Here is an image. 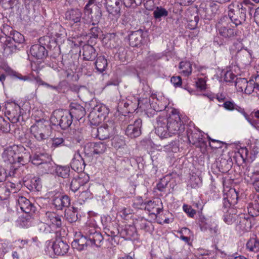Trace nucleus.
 <instances>
[{
    "mask_svg": "<svg viewBox=\"0 0 259 259\" xmlns=\"http://www.w3.org/2000/svg\"><path fill=\"white\" fill-rule=\"evenodd\" d=\"M31 183L34 186V188L37 190L39 191V189L41 188V180L40 178H33L32 181Z\"/></svg>",
    "mask_w": 259,
    "mask_h": 259,
    "instance_id": "64",
    "label": "nucleus"
},
{
    "mask_svg": "<svg viewBox=\"0 0 259 259\" xmlns=\"http://www.w3.org/2000/svg\"><path fill=\"white\" fill-rule=\"evenodd\" d=\"M95 64L97 70L100 72L104 71L108 65L107 59L103 56H99Z\"/></svg>",
    "mask_w": 259,
    "mask_h": 259,
    "instance_id": "32",
    "label": "nucleus"
},
{
    "mask_svg": "<svg viewBox=\"0 0 259 259\" xmlns=\"http://www.w3.org/2000/svg\"><path fill=\"white\" fill-rule=\"evenodd\" d=\"M38 168L42 174L49 173L54 168L53 163L49 156L39 166Z\"/></svg>",
    "mask_w": 259,
    "mask_h": 259,
    "instance_id": "30",
    "label": "nucleus"
},
{
    "mask_svg": "<svg viewBox=\"0 0 259 259\" xmlns=\"http://www.w3.org/2000/svg\"><path fill=\"white\" fill-rule=\"evenodd\" d=\"M142 120L136 119L133 123H130L125 130V134L131 138L139 137L141 134Z\"/></svg>",
    "mask_w": 259,
    "mask_h": 259,
    "instance_id": "8",
    "label": "nucleus"
},
{
    "mask_svg": "<svg viewBox=\"0 0 259 259\" xmlns=\"http://www.w3.org/2000/svg\"><path fill=\"white\" fill-rule=\"evenodd\" d=\"M84 153L89 156L95 154V142H90L87 143L84 148Z\"/></svg>",
    "mask_w": 259,
    "mask_h": 259,
    "instance_id": "49",
    "label": "nucleus"
},
{
    "mask_svg": "<svg viewBox=\"0 0 259 259\" xmlns=\"http://www.w3.org/2000/svg\"><path fill=\"white\" fill-rule=\"evenodd\" d=\"M17 46L13 42L7 39L3 45L4 50V54L6 56H9L16 51Z\"/></svg>",
    "mask_w": 259,
    "mask_h": 259,
    "instance_id": "33",
    "label": "nucleus"
},
{
    "mask_svg": "<svg viewBox=\"0 0 259 259\" xmlns=\"http://www.w3.org/2000/svg\"><path fill=\"white\" fill-rule=\"evenodd\" d=\"M199 18L198 16H196L194 18V20H190L188 21L187 26L190 29H194L196 28L197 24L199 22Z\"/></svg>",
    "mask_w": 259,
    "mask_h": 259,
    "instance_id": "57",
    "label": "nucleus"
},
{
    "mask_svg": "<svg viewBox=\"0 0 259 259\" xmlns=\"http://www.w3.org/2000/svg\"><path fill=\"white\" fill-rule=\"evenodd\" d=\"M17 202L21 209L26 213L34 212L35 207L26 198L23 196H19L17 199Z\"/></svg>",
    "mask_w": 259,
    "mask_h": 259,
    "instance_id": "17",
    "label": "nucleus"
},
{
    "mask_svg": "<svg viewBox=\"0 0 259 259\" xmlns=\"http://www.w3.org/2000/svg\"><path fill=\"white\" fill-rule=\"evenodd\" d=\"M254 89H256V87L253 79H252L247 81L243 91L245 94L250 95L254 91Z\"/></svg>",
    "mask_w": 259,
    "mask_h": 259,
    "instance_id": "48",
    "label": "nucleus"
},
{
    "mask_svg": "<svg viewBox=\"0 0 259 259\" xmlns=\"http://www.w3.org/2000/svg\"><path fill=\"white\" fill-rule=\"evenodd\" d=\"M30 132L37 141H41L49 138L51 129L47 123L39 120L31 126Z\"/></svg>",
    "mask_w": 259,
    "mask_h": 259,
    "instance_id": "4",
    "label": "nucleus"
},
{
    "mask_svg": "<svg viewBox=\"0 0 259 259\" xmlns=\"http://www.w3.org/2000/svg\"><path fill=\"white\" fill-rule=\"evenodd\" d=\"M88 245H90V244L87 234L86 236L81 235L79 238L75 239L72 242V247L78 251L86 249Z\"/></svg>",
    "mask_w": 259,
    "mask_h": 259,
    "instance_id": "24",
    "label": "nucleus"
},
{
    "mask_svg": "<svg viewBox=\"0 0 259 259\" xmlns=\"http://www.w3.org/2000/svg\"><path fill=\"white\" fill-rule=\"evenodd\" d=\"M143 0H124V5L127 8H135L140 5Z\"/></svg>",
    "mask_w": 259,
    "mask_h": 259,
    "instance_id": "51",
    "label": "nucleus"
},
{
    "mask_svg": "<svg viewBox=\"0 0 259 259\" xmlns=\"http://www.w3.org/2000/svg\"><path fill=\"white\" fill-rule=\"evenodd\" d=\"M121 5L119 0H108L106 2V9L109 13L114 16L119 15Z\"/></svg>",
    "mask_w": 259,
    "mask_h": 259,
    "instance_id": "23",
    "label": "nucleus"
},
{
    "mask_svg": "<svg viewBox=\"0 0 259 259\" xmlns=\"http://www.w3.org/2000/svg\"><path fill=\"white\" fill-rule=\"evenodd\" d=\"M45 221L53 228H60L62 226V220L60 215L54 212L48 211L46 213Z\"/></svg>",
    "mask_w": 259,
    "mask_h": 259,
    "instance_id": "11",
    "label": "nucleus"
},
{
    "mask_svg": "<svg viewBox=\"0 0 259 259\" xmlns=\"http://www.w3.org/2000/svg\"><path fill=\"white\" fill-rule=\"evenodd\" d=\"M82 17L81 12L78 9H72L68 10L65 13V18L70 23L80 22Z\"/></svg>",
    "mask_w": 259,
    "mask_h": 259,
    "instance_id": "19",
    "label": "nucleus"
},
{
    "mask_svg": "<svg viewBox=\"0 0 259 259\" xmlns=\"http://www.w3.org/2000/svg\"><path fill=\"white\" fill-rule=\"evenodd\" d=\"M107 145L104 142H99L95 143V154L104 153L107 150Z\"/></svg>",
    "mask_w": 259,
    "mask_h": 259,
    "instance_id": "42",
    "label": "nucleus"
},
{
    "mask_svg": "<svg viewBox=\"0 0 259 259\" xmlns=\"http://www.w3.org/2000/svg\"><path fill=\"white\" fill-rule=\"evenodd\" d=\"M18 151V147L15 146L6 149L2 154V158L4 162L11 164H16V156Z\"/></svg>",
    "mask_w": 259,
    "mask_h": 259,
    "instance_id": "10",
    "label": "nucleus"
},
{
    "mask_svg": "<svg viewBox=\"0 0 259 259\" xmlns=\"http://www.w3.org/2000/svg\"><path fill=\"white\" fill-rule=\"evenodd\" d=\"M209 139L211 142L209 144L210 146L213 149L221 148L222 147V145L225 144L220 141L212 139L210 138H209Z\"/></svg>",
    "mask_w": 259,
    "mask_h": 259,
    "instance_id": "58",
    "label": "nucleus"
},
{
    "mask_svg": "<svg viewBox=\"0 0 259 259\" xmlns=\"http://www.w3.org/2000/svg\"><path fill=\"white\" fill-rule=\"evenodd\" d=\"M238 193L235 189L231 188L226 194L224 197L223 205L225 208L229 207L231 205H234L237 203Z\"/></svg>",
    "mask_w": 259,
    "mask_h": 259,
    "instance_id": "13",
    "label": "nucleus"
},
{
    "mask_svg": "<svg viewBox=\"0 0 259 259\" xmlns=\"http://www.w3.org/2000/svg\"><path fill=\"white\" fill-rule=\"evenodd\" d=\"M246 248L251 251H258L259 250V241L254 238L249 239L246 243Z\"/></svg>",
    "mask_w": 259,
    "mask_h": 259,
    "instance_id": "38",
    "label": "nucleus"
},
{
    "mask_svg": "<svg viewBox=\"0 0 259 259\" xmlns=\"http://www.w3.org/2000/svg\"><path fill=\"white\" fill-rule=\"evenodd\" d=\"M228 16L236 26L241 24L246 20V9L242 4L233 2L228 6Z\"/></svg>",
    "mask_w": 259,
    "mask_h": 259,
    "instance_id": "1",
    "label": "nucleus"
},
{
    "mask_svg": "<svg viewBox=\"0 0 259 259\" xmlns=\"http://www.w3.org/2000/svg\"><path fill=\"white\" fill-rule=\"evenodd\" d=\"M127 238L134 237L136 233V229L134 226H129L124 230Z\"/></svg>",
    "mask_w": 259,
    "mask_h": 259,
    "instance_id": "55",
    "label": "nucleus"
},
{
    "mask_svg": "<svg viewBox=\"0 0 259 259\" xmlns=\"http://www.w3.org/2000/svg\"><path fill=\"white\" fill-rule=\"evenodd\" d=\"M168 15L167 11L161 7H157L153 12V16L156 19H160L161 17Z\"/></svg>",
    "mask_w": 259,
    "mask_h": 259,
    "instance_id": "40",
    "label": "nucleus"
},
{
    "mask_svg": "<svg viewBox=\"0 0 259 259\" xmlns=\"http://www.w3.org/2000/svg\"><path fill=\"white\" fill-rule=\"evenodd\" d=\"M157 125L155 128V133L161 138H166L171 136L168 130L166 118L164 117H159L157 120Z\"/></svg>",
    "mask_w": 259,
    "mask_h": 259,
    "instance_id": "9",
    "label": "nucleus"
},
{
    "mask_svg": "<svg viewBox=\"0 0 259 259\" xmlns=\"http://www.w3.org/2000/svg\"><path fill=\"white\" fill-rule=\"evenodd\" d=\"M20 171H23V166H17L15 164H12L9 171V176L14 177L20 174Z\"/></svg>",
    "mask_w": 259,
    "mask_h": 259,
    "instance_id": "44",
    "label": "nucleus"
},
{
    "mask_svg": "<svg viewBox=\"0 0 259 259\" xmlns=\"http://www.w3.org/2000/svg\"><path fill=\"white\" fill-rule=\"evenodd\" d=\"M28 157V154L26 153L22 154L20 153L17 152V156H16V162L17 161L19 163L22 164L23 166V168L24 167V163H26L28 161L27 157Z\"/></svg>",
    "mask_w": 259,
    "mask_h": 259,
    "instance_id": "52",
    "label": "nucleus"
},
{
    "mask_svg": "<svg viewBox=\"0 0 259 259\" xmlns=\"http://www.w3.org/2000/svg\"><path fill=\"white\" fill-rule=\"evenodd\" d=\"M110 124L104 123L97 128V136L99 139L101 140L107 139L113 133L114 127L111 123Z\"/></svg>",
    "mask_w": 259,
    "mask_h": 259,
    "instance_id": "14",
    "label": "nucleus"
},
{
    "mask_svg": "<svg viewBox=\"0 0 259 259\" xmlns=\"http://www.w3.org/2000/svg\"><path fill=\"white\" fill-rule=\"evenodd\" d=\"M168 130L170 135H180L185 130V125L178 114L172 113L166 118Z\"/></svg>",
    "mask_w": 259,
    "mask_h": 259,
    "instance_id": "5",
    "label": "nucleus"
},
{
    "mask_svg": "<svg viewBox=\"0 0 259 259\" xmlns=\"http://www.w3.org/2000/svg\"><path fill=\"white\" fill-rule=\"evenodd\" d=\"M171 82L174 85L177 87H180L182 85V78L180 76H173L170 79Z\"/></svg>",
    "mask_w": 259,
    "mask_h": 259,
    "instance_id": "59",
    "label": "nucleus"
},
{
    "mask_svg": "<svg viewBox=\"0 0 259 259\" xmlns=\"http://www.w3.org/2000/svg\"><path fill=\"white\" fill-rule=\"evenodd\" d=\"M69 168L68 167L61 166L57 169V174L59 177L66 178L69 175Z\"/></svg>",
    "mask_w": 259,
    "mask_h": 259,
    "instance_id": "50",
    "label": "nucleus"
},
{
    "mask_svg": "<svg viewBox=\"0 0 259 259\" xmlns=\"http://www.w3.org/2000/svg\"><path fill=\"white\" fill-rule=\"evenodd\" d=\"M223 106L228 110H233L235 108L236 104L233 101H227L224 102Z\"/></svg>",
    "mask_w": 259,
    "mask_h": 259,
    "instance_id": "60",
    "label": "nucleus"
},
{
    "mask_svg": "<svg viewBox=\"0 0 259 259\" xmlns=\"http://www.w3.org/2000/svg\"><path fill=\"white\" fill-rule=\"evenodd\" d=\"M180 69L182 70L181 73L188 76L191 74L192 71V65L190 62L182 61L180 63Z\"/></svg>",
    "mask_w": 259,
    "mask_h": 259,
    "instance_id": "35",
    "label": "nucleus"
},
{
    "mask_svg": "<svg viewBox=\"0 0 259 259\" xmlns=\"http://www.w3.org/2000/svg\"><path fill=\"white\" fill-rule=\"evenodd\" d=\"M250 57V54L246 50H240L237 53L238 59L243 63L247 62Z\"/></svg>",
    "mask_w": 259,
    "mask_h": 259,
    "instance_id": "39",
    "label": "nucleus"
},
{
    "mask_svg": "<svg viewBox=\"0 0 259 259\" xmlns=\"http://www.w3.org/2000/svg\"><path fill=\"white\" fill-rule=\"evenodd\" d=\"M69 245L64 241L58 239L53 244V248L55 253L58 255H63L69 249Z\"/></svg>",
    "mask_w": 259,
    "mask_h": 259,
    "instance_id": "22",
    "label": "nucleus"
},
{
    "mask_svg": "<svg viewBox=\"0 0 259 259\" xmlns=\"http://www.w3.org/2000/svg\"><path fill=\"white\" fill-rule=\"evenodd\" d=\"M10 189L7 186L6 183L0 181V200L7 199L10 195Z\"/></svg>",
    "mask_w": 259,
    "mask_h": 259,
    "instance_id": "34",
    "label": "nucleus"
},
{
    "mask_svg": "<svg viewBox=\"0 0 259 259\" xmlns=\"http://www.w3.org/2000/svg\"><path fill=\"white\" fill-rule=\"evenodd\" d=\"M82 55L84 60L93 61L97 57V54L92 46L84 45L82 47Z\"/></svg>",
    "mask_w": 259,
    "mask_h": 259,
    "instance_id": "25",
    "label": "nucleus"
},
{
    "mask_svg": "<svg viewBox=\"0 0 259 259\" xmlns=\"http://www.w3.org/2000/svg\"><path fill=\"white\" fill-rule=\"evenodd\" d=\"M143 32L140 29L132 32L128 36L129 44L132 47H137L141 45L143 41Z\"/></svg>",
    "mask_w": 259,
    "mask_h": 259,
    "instance_id": "18",
    "label": "nucleus"
},
{
    "mask_svg": "<svg viewBox=\"0 0 259 259\" xmlns=\"http://www.w3.org/2000/svg\"><path fill=\"white\" fill-rule=\"evenodd\" d=\"M108 113V109L105 105L97 104L92 108L89 118L93 125H97Z\"/></svg>",
    "mask_w": 259,
    "mask_h": 259,
    "instance_id": "6",
    "label": "nucleus"
},
{
    "mask_svg": "<svg viewBox=\"0 0 259 259\" xmlns=\"http://www.w3.org/2000/svg\"><path fill=\"white\" fill-rule=\"evenodd\" d=\"M183 208L184 211L191 218H193L196 213V210L188 205L184 204Z\"/></svg>",
    "mask_w": 259,
    "mask_h": 259,
    "instance_id": "54",
    "label": "nucleus"
},
{
    "mask_svg": "<svg viewBox=\"0 0 259 259\" xmlns=\"http://www.w3.org/2000/svg\"><path fill=\"white\" fill-rule=\"evenodd\" d=\"M10 124L4 119H0V130L5 133L10 131Z\"/></svg>",
    "mask_w": 259,
    "mask_h": 259,
    "instance_id": "53",
    "label": "nucleus"
},
{
    "mask_svg": "<svg viewBox=\"0 0 259 259\" xmlns=\"http://www.w3.org/2000/svg\"><path fill=\"white\" fill-rule=\"evenodd\" d=\"M118 233L119 231L117 230H116L115 231H111L109 229H108L106 231H105V233L107 234V235L111 237L110 238L108 239V240L111 242L112 245L115 246L118 244L117 242L116 241L115 238L118 235Z\"/></svg>",
    "mask_w": 259,
    "mask_h": 259,
    "instance_id": "46",
    "label": "nucleus"
},
{
    "mask_svg": "<svg viewBox=\"0 0 259 259\" xmlns=\"http://www.w3.org/2000/svg\"><path fill=\"white\" fill-rule=\"evenodd\" d=\"M49 156L45 154H34L32 157H29L33 164L38 167Z\"/></svg>",
    "mask_w": 259,
    "mask_h": 259,
    "instance_id": "36",
    "label": "nucleus"
},
{
    "mask_svg": "<svg viewBox=\"0 0 259 259\" xmlns=\"http://www.w3.org/2000/svg\"><path fill=\"white\" fill-rule=\"evenodd\" d=\"M187 135L188 141L190 143L198 146L203 142L202 141V135L198 131H192L191 129H188L187 131Z\"/></svg>",
    "mask_w": 259,
    "mask_h": 259,
    "instance_id": "20",
    "label": "nucleus"
},
{
    "mask_svg": "<svg viewBox=\"0 0 259 259\" xmlns=\"http://www.w3.org/2000/svg\"><path fill=\"white\" fill-rule=\"evenodd\" d=\"M217 30L221 36L226 40L232 39L237 35V31L227 17H223L216 24Z\"/></svg>",
    "mask_w": 259,
    "mask_h": 259,
    "instance_id": "3",
    "label": "nucleus"
},
{
    "mask_svg": "<svg viewBox=\"0 0 259 259\" xmlns=\"http://www.w3.org/2000/svg\"><path fill=\"white\" fill-rule=\"evenodd\" d=\"M77 212V208L74 207L65 209V217L66 219L70 223L76 222L78 219Z\"/></svg>",
    "mask_w": 259,
    "mask_h": 259,
    "instance_id": "31",
    "label": "nucleus"
},
{
    "mask_svg": "<svg viewBox=\"0 0 259 259\" xmlns=\"http://www.w3.org/2000/svg\"><path fill=\"white\" fill-rule=\"evenodd\" d=\"M50 120L52 125L59 126L62 130L68 128L72 123V118L69 112L60 109L55 110Z\"/></svg>",
    "mask_w": 259,
    "mask_h": 259,
    "instance_id": "2",
    "label": "nucleus"
},
{
    "mask_svg": "<svg viewBox=\"0 0 259 259\" xmlns=\"http://www.w3.org/2000/svg\"><path fill=\"white\" fill-rule=\"evenodd\" d=\"M30 53L32 56L37 59H42L48 56V52L45 47L39 44L32 46Z\"/></svg>",
    "mask_w": 259,
    "mask_h": 259,
    "instance_id": "16",
    "label": "nucleus"
},
{
    "mask_svg": "<svg viewBox=\"0 0 259 259\" xmlns=\"http://www.w3.org/2000/svg\"><path fill=\"white\" fill-rule=\"evenodd\" d=\"M16 0H2L1 5L5 9L12 8Z\"/></svg>",
    "mask_w": 259,
    "mask_h": 259,
    "instance_id": "63",
    "label": "nucleus"
},
{
    "mask_svg": "<svg viewBox=\"0 0 259 259\" xmlns=\"http://www.w3.org/2000/svg\"><path fill=\"white\" fill-rule=\"evenodd\" d=\"M38 228L40 232L46 233H51L53 231L52 227L46 221L39 223Z\"/></svg>",
    "mask_w": 259,
    "mask_h": 259,
    "instance_id": "47",
    "label": "nucleus"
},
{
    "mask_svg": "<svg viewBox=\"0 0 259 259\" xmlns=\"http://www.w3.org/2000/svg\"><path fill=\"white\" fill-rule=\"evenodd\" d=\"M87 237L89 239L90 245H95L97 247H100L104 238L99 232H97L95 229H92L87 233Z\"/></svg>",
    "mask_w": 259,
    "mask_h": 259,
    "instance_id": "12",
    "label": "nucleus"
},
{
    "mask_svg": "<svg viewBox=\"0 0 259 259\" xmlns=\"http://www.w3.org/2000/svg\"><path fill=\"white\" fill-rule=\"evenodd\" d=\"M96 0H89L88 3L84 8V12L85 13L90 14L92 13V5L95 3Z\"/></svg>",
    "mask_w": 259,
    "mask_h": 259,
    "instance_id": "61",
    "label": "nucleus"
},
{
    "mask_svg": "<svg viewBox=\"0 0 259 259\" xmlns=\"http://www.w3.org/2000/svg\"><path fill=\"white\" fill-rule=\"evenodd\" d=\"M52 204L56 209L63 210L64 208L68 207L70 205V200L67 195L56 193L52 197Z\"/></svg>",
    "mask_w": 259,
    "mask_h": 259,
    "instance_id": "7",
    "label": "nucleus"
},
{
    "mask_svg": "<svg viewBox=\"0 0 259 259\" xmlns=\"http://www.w3.org/2000/svg\"><path fill=\"white\" fill-rule=\"evenodd\" d=\"M11 35L12 36H9L7 39L13 43L21 44L25 40L24 36L18 31L13 32Z\"/></svg>",
    "mask_w": 259,
    "mask_h": 259,
    "instance_id": "37",
    "label": "nucleus"
},
{
    "mask_svg": "<svg viewBox=\"0 0 259 259\" xmlns=\"http://www.w3.org/2000/svg\"><path fill=\"white\" fill-rule=\"evenodd\" d=\"M96 0H89L88 3L84 8V12L85 13L90 14L92 13V5L95 3Z\"/></svg>",
    "mask_w": 259,
    "mask_h": 259,
    "instance_id": "62",
    "label": "nucleus"
},
{
    "mask_svg": "<svg viewBox=\"0 0 259 259\" xmlns=\"http://www.w3.org/2000/svg\"><path fill=\"white\" fill-rule=\"evenodd\" d=\"M54 30L52 32L53 36L59 38H61L64 35L65 30L60 25L55 24L54 25Z\"/></svg>",
    "mask_w": 259,
    "mask_h": 259,
    "instance_id": "43",
    "label": "nucleus"
},
{
    "mask_svg": "<svg viewBox=\"0 0 259 259\" xmlns=\"http://www.w3.org/2000/svg\"><path fill=\"white\" fill-rule=\"evenodd\" d=\"M136 225L141 229L144 230L145 232H152L154 230L153 226L151 222L148 221L144 218H139L137 221Z\"/></svg>",
    "mask_w": 259,
    "mask_h": 259,
    "instance_id": "29",
    "label": "nucleus"
},
{
    "mask_svg": "<svg viewBox=\"0 0 259 259\" xmlns=\"http://www.w3.org/2000/svg\"><path fill=\"white\" fill-rule=\"evenodd\" d=\"M112 146L116 149L123 148L125 144L124 141L119 136H115L111 140Z\"/></svg>",
    "mask_w": 259,
    "mask_h": 259,
    "instance_id": "41",
    "label": "nucleus"
},
{
    "mask_svg": "<svg viewBox=\"0 0 259 259\" xmlns=\"http://www.w3.org/2000/svg\"><path fill=\"white\" fill-rule=\"evenodd\" d=\"M70 166L72 169L78 172H81L83 170L85 163L78 152L74 154V157L70 163Z\"/></svg>",
    "mask_w": 259,
    "mask_h": 259,
    "instance_id": "21",
    "label": "nucleus"
},
{
    "mask_svg": "<svg viewBox=\"0 0 259 259\" xmlns=\"http://www.w3.org/2000/svg\"><path fill=\"white\" fill-rule=\"evenodd\" d=\"M158 202V201H148L145 204V209L149 211L150 214L157 216L162 211V208L160 207Z\"/></svg>",
    "mask_w": 259,
    "mask_h": 259,
    "instance_id": "27",
    "label": "nucleus"
},
{
    "mask_svg": "<svg viewBox=\"0 0 259 259\" xmlns=\"http://www.w3.org/2000/svg\"><path fill=\"white\" fill-rule=\"evenodd\" d=\"M248 214L251 217L259 215V197H256L250 202L247 207Z\"/></svg>",
    "mask_w": 259,
    "mask_h": 259,
    "instance_id": "26",
    "label": "nucleus"
},
{
    "mask_svg": "<svg viewBox=\"0 0 259 259\" xmlns=\"http://www.w3.org/2000/svg\"><path fill=\"white\" fill-rule=\"evenodd\" d=\"M247 82V79L244 78H237L235 80V87L237 91L243 92Z\"/></svg>",
    "mask_w": 259,
    "mask_h": 259,
    "instance_id": "45",
    "label": "nucleus"
},
{
    "mask_svg": "<svg viewBox=\"0 0 259 259\" xmlns=\"http://www.w3.org/2000/svg\"><path fill=\"white\" fill-rule=\"evenodd\" d=\"M70 107L69 113L71 115L72 118L74 117L79 120L85 116L86 112L83 106L76 103H71Z\"/></svg>",
    "mask_w": 259,
    "mask_h": 259,
    "instance_id": "15",
    "label": "nucleus"
},
{
    "mask_svg": "<svg viewBox=\"0 0 259 259\" xmlns=\"http://www.w3.org/2000/svg\"><path fill=\"white\" fill-rule=\"evenodd\" d=\"M81 175L77 178H74L70 183V189L74 192L77 191L81 186H83L89 181V177L83 178Z\"/></svg>",
    "mask_w": 259,
    "mask_h": 259,
    "instance_id": "28",
    "label": "nucleus"
},
{
    "mask_svg": "<svg viewBox=\"0 0 259 259\" xmlns=\"http://www.w3.org/2000/svg\"><path fill=\"white\" fill-rule=\"evenodd\" d=\"M64 145V140L61 137H55L52 139V146L55 148Z\"/></svg>",
    "mask_w": 259,
    "mask_h": 259,
    "instance_id": "56",
    "label": "nucleus"
}]
</instances>
